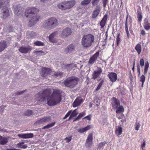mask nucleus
Instances as JSON below:
<instances>
[{"label": "nucleus", "mask_w": 150, "mask_h": 150, "mask_svg": "<svg viewBox=\"0 0 150 150\" xmlns=\"http://www.w3.org/2000/svg\"><path fill=\"white\" fill-rule=\"evenodd\" d=\"M51 92V90L50 88L40 91L37 95L38 97V100L41 102L47 101L48 105L50 106L54 105L59 103L61 100L59 91L54 90L51 96L49 97Z\"/></svg>", "instance_id": "1"}, {"label": "nucleus", "mask_w": 150, "mask_h": 150, "mask_svg": "<svg viewBox=\"0 0 150 150\" xmlns=\"http://www.w3.org/2000/svg\"><path fill=\"white\" fill-rule=\"evenodd\" d=\"M39 11V10L34 7L28 8L25 10V15L29 20V24L32 26L40 18V16H36V13Z\"/></svg>", "instance_id": "2"}, {"label": "nucleus", "mask_w": 150, "mask_h": 150, "mask_svg": "<svg viewBox=\"0 0 150 150\" xmlns=\"http://www.w3.org/2000/svg\"><path fill=\"white\" fill-rule=\"evenodd\" d=\"M94 36L91 34L84 35L82 39V45L84 47L88 48L92 45L93 43L94 42Z\"/></svg>", "instance_id": "3"}, {"label": "nucleus", "mask_w": 150, "mask_h": 150, "mask_svg": "<svg viewBox=\"0 0 150 150\" xmlns=\"http://www.w3.org/2000/svg\"><path fill=\"white\" fill-rule=\"evenodd\" d=\"M58 24L57 20L54 17H51L45 20L44 22L43 26L49 29H52L57 26Z\"/></svg>", "instance_id": "4"}, {"label": "nucleus", "mask_w": 150, "mask_h": 150, "mask_svg": "<svg viewBox=\"0 0 150 150\" xmlns=\"http://www.w3.org/2000/svg\"><path fill=\"white\" fill-rule=\"evenodd\" d=\"M112 106L114 109H117L116 113L118 114L123 112L124 109L122 106L120 105L119 101L115 97H113L112 98Z\"/></svg>", "instance_id": "5"}, {"label": "nucleus", "mask_w": 150, "mask_h": 150, "mask_svg": "<svg viewBox=\"0 0 150 150\" xmlns=\"http://www.w3.org/2000/svg\"><path fill=\"white\" fill-rule=\"evenodd\" d=\"M78 79L73 77L69 78L64 81V85L70 88H73L77 83Z\"/></svg>", "instance_id": "6"}, {"label": "nucleus", "mask_w": 150, "mask_h": 150, "mask_svg": "<svg viewBox=\"0 0 150 150\" xmlns=\"http://www.w3.org/2000/svg\"><path fill=\"white\" fill-rule=\"evenodd\" d=\"M71 33V30L70 28H66L63 29L62 31L61 35L63 37H66L70 35Z\"/></svg>", "instance_id": "7"}, {"label": "nucleus", "mask_w": 150, "mask_h": 150, "mask_svg": "<svg viewBox=\"0 0 150 150\" xmlns=\"http://www.w3.org/2000/svg\"><path fill=\"white\" fill-rule=\"evenodd\" d=\"M66 9H69L72 7L76 4L75 1L73 0L69 1H64Z\"/></svg>", "instance_id": "8"}, {"label": "nucleus", "mask_w": 150, "mask_h": 150, "mask_svg": "<svg viewBox=\"0 0 150 150\" xmlns=\"http://www.w3.org/2000/svg\"><path fill=\"white\" fill-rule=\"evenodd\" d=\"M42 73L41 76L42 77H45L49 74H50L51 72V71L49 68H42Z\"/></svg>", "instance_id": "9"}, {"label": "nucleus", "mask_w": 150, "mask_h": 150, "mask_svg": "<svg viewBox=\"0 0 150 150\" xmlns=\"http://www.w3.org/2000/svg\"><path fill=\"white\" fill-rule=\"evenodd\" d=\"M103 71L102 69L100 68L98 69V70L93 71L92 74V79H95L98 78Z\"/></svg>", "instance_id": "10"}, {"label": "nucleus", "mask_w": 150, "mask_h": 150, "mask_svg": "<svg viewBox=\"0 0 150 150\" xmlns=\"http://www.w3.org/2000/svg\"><path fill=\"white\" fill-rule=\"evenodd\" d=\"M83 102V101L81 97H77L73 103V107L75 108L78 106Z\"/></svg>", "instance_id": "11"}, {"label": "nucleus", "mask_w": 150, "mask_h": 150, "mask_svg": "<svg viewBox=\"0 0 150 150\" xmlns=\"http://www.w3.org/2000/svg\"><path fill=\"white\" fill-rule=\"evenodd\" d=\"M18 137L23 139H28L33 137V135L32 133L19 134L17 135Z\"/></svg>", "instance_id": "12"}, {"label": "nucleus", "mask_w": 150, "mask_h": 150, "mask_svg": "<svg viewBox=\"0 0 150 150\" xmlns=\"http://www.w3.org/2000/svg\"><path fill=\"white\" fill-rule=\"evenodd\" d=\"M99 55V53L98 52H96L92 57H91L89 60L88 63L92 64H93L97 60Z\"/></svg>", "instance_id": "13"}, {"label": "nucleus", "mask_w": 150, "mask_h": 150, "mask_svg": "<svg viewBox=\"0 0 150 150\" xmlns=\"http://www.w3.org/2000/svg\"><path fill=\"white\" fill-rule=\"evenodd\" d=\"M99 55V53L98 52H96L92 57H91L89 60L88 63L92 64H93L97 60Z\"/></svg>", "instance_id": "14"}, {"label": "nucleus", "mask_w": 150, "mask_h": 150, "mask_svg": "<svg viewBox=\"0 0 150 150\" xmlns=\"http://www.w3.org/2000/svg\"><path fill=\"white\" fill-rule=\"evenodd\" d=\"M51 118L50 117H46L38 120L36 123L37 124H42L44 122H50L51 121Z\"/></svg>", "instance_id": "15"}, {"label": "nucleus", "mask_w": 150, "mask_h": 150, "mask_svg": "<svg viewBox=\"0 0 150 150\" xmlns=\"http://www.w3.org/2000/svg\"><path fill=\"white\" fill-rule=\"evenodd\" d=\"M9 15V10L7 7H5L3 9V12L1 14V17L3 18H5Z\"/></svg>", "instance_id": "16"}, {"label": "nucleus", "mask_w": 150, "mask_h": 150, "mask_svg": "<svg viewBox=\"0 0 150 150\" xmlns=\"http://www.w3.org/2000/svg\"><path fill=\"white\" fill-rule=\"evenodd\" d=\"M75 46L73 44H71L65 50V52L67 54L70 53L74 50Z\"/></svg>", "instance_id": "17"}, {"label": "nucleus", "mask_w": 150, "mask_h": 150, "mask_svg": "<svg viewBox=\"0 0 150 150\" xmlns=\"http://www.w3.org/2000/svg\"><path fill=\"white\" fill-rule=\"evenodd\" d=\"M101 10V8L99 6H98L95 9L92 15V18H95L98 15Z\"/></svg>", "instance_id": "18"}, {"label": "nucleus", "mask_w": 150, "mask_h": 150, "mask_svg": "<svg viewBox=\"0 0 150 150\" xmlns=\"http://www.w3.org/2000/svg\"><path fill=\"white\" fill-rule=\"evenodd\" d=\"M58 33L57 32H54L52 33L49 37V40L53 43H56L57 42L56 40H54V38L57 35Z\"/></svg>", "instance_id": "19"}, {"label": "nucleus", "mask_w": 150, "mask_h": 150, "mask_svg": "<svg viewBox=\"0 0 150 150\" xmlns=\"http://www.w3.org/2000/svg\"><path fill=\"white\" fill-rule=\"evenodd\" d=\"M108 76L112 82H115L117 79V74L115 73H110L108 74Z\"/></svg>", "instance_id": "20"}, {"label": "nucleus", "mask_w": 150, "mask_h": 150, "mask_svg": "<svg viewBox=\"0 0 150 150\" xmlns=\"http://www.w3.org/2000/svg\"><path fill=\"white\" fill-rule=\"evenodd\" d=\"M93 140V137L92 135L91 134H89L87 139L86 145L88 146H90L92 144Z\"/></svg>", "instance_id": "21"}, {"label": "nucleus", "mask_w": 150, "mask_h": 150, "mask_svg": "<svg viewBox=\"0 0 150 150\" xmlns=\"http://www.w3.org/2000/svg\"><path fill=\"white\" fill-rule=\"evenodd\" d=\"M31 50V48L30 47H22L19 49V50L21 53H26L28 52V51Z\"/></svg>", "instance_id": "22"}, {"label": "nucleus", "mask_w": 150, "mask_h": 150, "mask_svg": "<svg viewBox=\"0 0 150 150\" xmlns=\"http://www.w3.org/2000/svg\"><path fill=\"white\" fill-rule=\"evenodd\" d=\"M144 28L148 30L150 29V23H149L148 19L146 18L144 21Z\"/></svg>", "instance_id": "23"}, {"label": "nucleus", "mask_w": 150, "mask_h": 150, "mask_svg": "<svg viewBox=\"0 0 150 150\" xmlns=\"http://www.w3.org/2000/svg\"><path fill=\"white\" fill-rule=\"evenodd\" d=\"M122 129L121 125L116 127L115 133L117 136H119L121 135L122 133Z\"/></svg>", "instance_id": "24"}, {"label": "nucleus", "mask_w": 150, "mask_h": 150, "mask_svg": "<svg viewBox=\"0 0 150 150\" xmlns=\"http://www.w3.org/2000/svg\"><path fill=\"white\" fill-rule=\"evenodd\" d=\"M91 128L90 125L87 126L84 128H81L78 129V132L81 133H83L86 131L87 130H89Z\"/></svg>", "instance_id": "25"}, {"label": "nucleus", "mask_w": 150, "mask_h": 150, "mask_svg": "<svg viewBox=\"0 0 150 150\" xmlns=\"http://www.w3.org/2000/svg\"><path fill=\"white\" fill-rule=\"evenodd\" d=\"M8 142V139L6 137L0 136V144L4 145L6 144Z\"/></svg>", "instance_id": "26"}, {"label": "nucleus", "mask_w": 150, "mask_h": 150, "mask_svg": "<svg viewBox=\"0 0 150 150\" xmlns=\"http://www.w3.org/2000/svg\"><path fill=\"white\" fill-rule=\"evenodd\" d=\"M108 16L105 15L104 16L103 18L101 20L100 24L102 28H103L104 26L106 21L107 20Z\"/></svg>", "instance_id": "27"}, {"label": "nucleus", "mask_w": 150, "mask_h": 150, "mask_svg": "<svg viewBox=\"0 0 150 150\" xmlns=\"http://www.w3.org/2000/svg\"><path fill=\"white\" fill-rule=\"evenodd\" d=\"M6 42L3 41L0 42V52L4 50L6 46Z\"/></svg>", "instance_id": "28"}, {"label": "nucleus", "mask_w": 150, "mask_h": 150, "mask_svg": "<svg viewBox=\"0 0 150 150\" xmlns=\"http://www.w3.org/2000/svg\"><path fill=\"white\" fill-rule=\"evenodd\" d=\"M9 3V0H0V8L6 6Z\"/></svg>", "instance_id": "29"}, {"label": "nucleus", "mask_w": 150, "mask_h": 150, "mask_svg": "<svg viewBox=\"0 0 150 150\" xmlns=\"http://www.w3.org/2000/svg\"><path fill=\"white\" fill-rule=\"evenodd\" d=\"M135 50L137 51L138 54H139L141 52L142 47L140 44L138 43L135 47Z\"/></svg>", "instance_id": "30"}, {"label": "nucleus", "mask_w": 150, "mask_h": 150, "mask_svg": "<svg viewBox=\"0 0 150 150\" xmlns=\"http://www.w3.org/2000/svg\"><path fill=\"white\" fill-rule=\"evenodd\" d=\"M64 2H63L58 4L57 6L58 8L62 10H66Z\"/></svg>", "instance_id": "31"}, {"label": "nucleus", "mask_w": 150, "mask_h": 150, "mask_svg": "<svg viewBox=\"0 0 150 150\" xmlns=\"http://www.w3.org/2000/svg\"><path fill=\"white\" fill-rule=\"evenodd\" d=\"M149 67V63L148 61H146L145 64L144 68V74L145 75L146 74L148 69Z\"/></svg>", "instance_id": "32"}, {"label": "nucleus", "mask_w": 150, "mask_h": 150, "mask_svg": "<svg viewBox=\"0 0 150 150\" xmlns=\"http://www.w3.org/2000/svg\"><path fill=\"white\" fill-rule=\"evenodd\" d=\"M91 0H83L81 3V4L83 6L88 5L91 2Z\"/></svg>", "instance_id": "33"}, {"label": "nucleus", "mask_w": 150, "mask_h": 150, "mask_svg": "<svg viewBox=\"0 0 150 150\" xmlns=\"http://www.w3.org/2000/svg\"><path fill=\"white\" fill-rule=\"evenodd\" d=\"M16 146L18 148L22 149H26L27 147V145L26 144H21V143L17 144Z\"/></svg>", "instance_id": "34"}, {"label": "nucleus", "mask_w": 150, "mask_h": 150, "mask_svg": "<svg viewBox=\"0 0 150 150\" xmlns=\"http://www.w3.org/2000/svg\"><path fill=\"white\" fill-rule=\"evenodd\" d=\"M77 109H75L74 110L72 113H71V114L69 117V120L72 117L75 116L78 114V112L76 111Z\"/></svg>", "instance_id": "35"}, {"label": "nucleus", "mask_w": 150, "mask_h": 150, "mask_svg": "<svg viewBox=\"0 0 150 150\" xmlns=\"http://www.w3.org/2000/svg\"><path fill=\"white\" fill-rule=\"evenodd\" d=\"M14 10L15 13L16 15L18 16H19L21 15V11L17 7H15Z\"/></svg>", "instance_id": "36"}, {"label": "nucleus", "mask_w": 150, "mask_h": 150, "mask_svg": "<svg viewBox=\"0 0 150 150\" xmlns=\"http://www.w3.org/2000/svg\"><path fill=\"white\" fill-rule=\"evenodd\" d=\"M85 114V112H83L79 114V115L76 118L74 121L79 120L82 116Z\"/></svg>", "instance_id": "37"}, {"label": "nucleus", "mask_w": 150, "mask_h": 150, "mask_svg": "<svg viewBox=\"0 0 150 150\" xmlns=\"http://www.w3.org/2000/svg\"><path fill=\"white\" fill-rule=\"evenodd\" d=\"M107 142H103L100 143L98 145V148L99 149H100L103 148V147L104 146H105Z\"/></svg>", "instance_id": "38"}, {"label": "nucleus", "mask_w": 150, "mask_h": 150, "mask_svg": "<svg viewBox=\"0 0 150 150\" xmlns=\"http://www.w3.org/2000/svg\"><path fill=\"white\" fill-rule=\"evenodd\" d=\"M34 53L37 55H43L45 54V52L42 51H35L34 52Z\"/></svg>", "instance_id": "39"}, {"label": "nucleus", "mask_w": 150, "mask_h": 150, "mask_svg": "<svg viewBox=\"0 0 150 150\" xmlns=\"http://www.w3.org/2000/svg\"><path fill=\"white\" fill-rule=\"evenodd\" d=\"M104 82V81L103 80L101 81L98 84V86L96 90V91H98L100 89V88L103 85Z\"/></svg>", "instance_id": "40"}, {"label": "nucleus", "mask_w": 150, "mask_h": 150, "mask_svg": "<svg viewBox=\"0 0 150 150\" xmlns=\"http://www.w3.org/2000/svg\"><path fill=\"white\" fill-rule=\"evenodd\" d=\"M34 44L37 46H43L44 45V43L40 41L35 42H34Z\"/></svg>", "instance_id": "41"}, {"label": "nucleus", "mask_w": 150, "mask_h": 150, "mask_svg": "<svg viewBox=\"0 0 150 150\" xmlns=\"http://www.w3.org/2000/svg\"><path fill=\"white\" fill-rule=\"evenodd\" d=\"M54 124H55V123H54V122L50 123L48 124L47 125H46L45 126H44L43 127V129H48V128L53 126L54 125Z\"/></svg>", "instance_id": "42"}, {"label": "nucleus", "mask_w": 150, "mask_h": 150, "mask_svg": "<svg viewBox=\"0 0 150 150\" xmlns=\"http://www.w3.org/2000/svg\"><path fill=\"white\" fill-rule=\"evenodd\" d=\"M32 111L30 110H27L25 112V115L26 116H29L31 115L32 114Z\"/></svg>", "instance_id": "43"}, {"label": "nucleus", "mask_w": 150, "mask_h": 150, "mask_svg": "<svg viewBox=\"0 0 150 150\" xmlns=\"http://www.w3.org/2000/svg\"><path fill=\"white\" fill-rule=\"evenodd\" d=\"M135 129L136 130H138L140 127V124L139 122L137 121L135 125Z\"/></svg>", "instance_id": "44"}, {"label": "nucleus", "mask_w": 150, "mask_h": 150, "mask_svg": "<svg viewBox=\"0 0 150 150\" xmlns=\"http://www.w3.org/2000/svg\"><path fill=\"white\" fill-rule=\"evenodd\" d=\"M137 18L139 21H140L142 20V16L141 13L140 11H137Z\"/></svg>", "instance_id": "45"}, {"label": "nucleus", "mask_w": 150, "mask_h": 150, "mask_svg": "<svg viewBox=\"0 0 150 150\" xmlns=\"http://www.w3.org/2000/svg\"><path fill=\"white\" fill-rule=\"evenodd\" d=\"M73 65L74 64H68L66 65L65 67L67 68V70H69L72 68V67Z\"/></svg>", "instance_id": "46"}, {"label": "nucleus", "mask_w": 150, "mask_h": 150, "mask_svg": "<svg viewBox=\"0 0 150 150\" xmlns=\"http://www.w3.org/2000/svg\"><path fill=\"white\" fill-rule=\"evenodd\" d=\"M103 6L104 8H105L107 4L108 3V0H103Z\"/></svg>", "instance_id": "47"}, {"label": "nucleus", "mask_w": 150, "mask_h": 150, "mask_svg": "<svg viewBox=\"0 0 150 150\" xmlns=\"http://www.w3.org/2000/svg\"><path fill=\"white\" fill-rule=\"evenodd\" d=\"M71 110H70L66 114L64 117L63 118V119H66L69 115L71 114Z\"/></svg>", "instance_id": "48"}, {"label": "nucleus", "mask_w": 150, "mask_h": 150, "mask_svg": "<svg viewBox=\"0 0 150 150\" xmlns=\"http://www.w3.org/2000/svg\"><path fill=\"white\" fill-rule=\"evenodd\" d=\"M145 78L144 75H142L140 77V81L143 83H144L145 81Z\"/></svg>", "instance_id": "49"}, {"label": "nucleus", "mask_w": 150, "mask_h": 150, "mask_svg": "<svg viewBox=\"0 0 150 150\" xmlns=\"http://www.w3.org/2000/svg\"><path fill=\"white\" fill-rule=\"evenodd\" d=\"M140 64L141 67H143L144 64V61L143 59H140Z\"/></svg>", "instance_id": "50"}, {"label": "nucleus", "mask_w": 150, "mask_h": 150, "mask_svg": "<svg viewBox=\"0 0 150 150\" xmlns=\"http://www.w3.org/2000/svg\"><path fill=\"white\" fill-rule=\"evenodd\" d=\"M100 0H93V1L92 2V5L94 6L96 4H97L99 2Z\"/></svg>", "instance_id": "51"}, {"label": "nucleus", "mask_w": 150, "mask_h": 150, "mask_svg": "<svg viewBox=\"0 0 150 150\" xmlns=\"http://www.w3.org/2000/svg\"><path fill=\"white\" fill-rule=\"evenodd\" d=\"M63 73H59V72H55L54 74V76H61L62 75Z\"/></svg>", "instance_id": "52"}, {"label": "nucleus", "mask_w": 150, "mask_h": 150, "mask_svg": "<svg viewBox=\"0 0 150 150\" xmlns=\"http://www.w3.org/2000/svg\"><path fill=\"white\" fill-rule=\"evenodd\" d=\"M64 140H65L67 142H70L71 140V137H66L65 138Z\"/></svg>", "instance_id": "53"}, {"label": "nucleus", "mask_w": 150, "mask_h": 150, "mask_svg": "<svg viewBox=\"0 0 150 150\" xmlns=\"http://www.w3.org/2000/svg\"><path fill=\"white\" fill-rule=\"evenodd\" d=\"M137 72L138 73V75H139L140 74V66L138 63L137 64Z\"/></svg>", "instance_id": "54"}, {"label": "nucleus", "mask_w": 150, "mask_h": 150, "mask_svg": "<svg viewBox=\"0 0 150 150\" xmlns=\"http://www.w3.org/2000/svg\"><path fill=\"white\" fill-rule=\"evenodd\" d=\"M116 40H117V45L118 46L119 44L120 43V38H119V35H118V36H117V37L116 38Z\"/></svg>", "instance_id": "55"}, {"label": "nucleus", "mask_w": 150, "mask_h": 150, "mask_svg": "<svg viewBox=\"0 0 150 150\" xmlns=\"http://www.w3.org/2000/svg\"><path fill=\"white\" fill-rule=\"evenodd\" d=\"M146 145V142L145 141L143 140V143L142 144L141 146V147L142 149H143V148H144Z\"/></svg>", "instance_id": "56"}, {"label": "nucleus", "mask_w": 150, "mask_h": 150, "mask_svg": "<svg viewBox=\"0 0 150 150\" xmlns=\"http://www.w3.org/2000/svg\"><path fill=\"white\" fill-rule=\"evenodd\" d=\"M125 30L126 32V33L127 35V36H128L129 35V33L128 30V27H125Z\"/></svg>", "instance_id": "57"}, {"label": "nucleus", "mask_w": 150, "mask_h": 150, "mask_svg": "<svg viewBox=\"0 0 150 150\" xmlns=\"http://www.w3.org/2000/svg\"><path fill=\"white\" fill-rule=\"evenodd\" d=\"M24 92V91H22L19 92H17L16 93V95H20L22 93H23Z\"/></svg>", "instance_id": "58"}, {"label": "nucleus", "mask_w": 150, "mask_h": 150, "mask_svg": "<svg viewBox=\"0 0 150 150\" xmlns=\"http://www.w3.org/2000/svg\"><path fill=\"white\" fill-rule=\"evenodd\" d=\"M127 16L126 19V21H125V27H128V23L127 22Z\"/></svg>", "instance_id": "59"}, {"label": "nucleus", "mask_w": 150, "mask_h": 150, "mask_svg": "<svg viewBox=\"0 0 150 150\" xmlns=\"http://www.w3.org/2000/svg\"><path fill=\"white\" fill-rule=\"evenodd\" d=\"M96 105L97 106H98L99 104L100 103L99 101V99H96Z\"/></svg>", "instance_id": "60"}, {"label": "nucleus", "mask_w": 150, "mask_h": 150, "mask_svg": "<svg viewBox=\"0 0 150 150\" xmlns=\"http://www.w3.org/2000/svg\"><path fill=\"white\" fill-rule=\"evenodd\" d=\"M4 108L5 107L4 106H1L0 107V110L2 111H3L4 110Z\"/></svg>", "instance_id": "61"}, {"label": "nucleus", "mask_w": 150, "mask_h": 150, "mask_svg": "<svg viewBox=\"0 0 150 150\" xmlns=\"http://www.w3.org/2000/svg\"><path fill=\"white\" fill-rule=\"evenodd\" d=\"M145 34V31L143 30H142L141 31V34L142 35H144Z\"/></svg>", "instance_id": "62"}, {"label": "nucleus", "mask_w": 150, "mask_h": 150, "mask_svg": "<svg viewBox=\"0 0 150 150\" xmlns=\"http://www.w3.org/2000/svg\"><path fill=\"white\" fill-rule=\"evenodd\" d=\"M117 117L119 119H120L122 118V115H121V116H119L118 115H117Z\"/></svg>", "instance_id": "63"}, {"label": "nucleus", "mask_w": 150, "mask_h": 150, "mask_svg": "<svg viewBox=\"0 0 150 150\" xmlns=\"http://www.w3.org/2000/svg\"><path fill=\"white\" fill-rule=\"evenodd\" d=\"M84 118H86L88 120H90V118L88 116H86L84 117Z\"/></svg>", "instance_id": "64"}]
</instances>
